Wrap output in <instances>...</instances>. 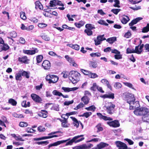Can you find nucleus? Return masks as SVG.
Wrapping results in <instances>:
<instances>
[{
  "label": "nucleus",
  "mask_w": 149,
  "mask_h": 149,
  "mask_svg": "<svg viewBox=\"0 0 149 149\" xmlns=\"http://www.w3.org/2000/svg\"><path fill=\"white\" fill-rule=\"evenodd\" d=\"M90 99L87 96H84L81 98V100L85 104H88L89 101Z\"/></svg>",
  "instance_id": "23"
},
{
  "label": "nucleus",
  "mask_w": 149,
  "mask_h": 149,
  "mask_svg": "<svg viewBox=\"0 0 149 149\" xmlns=\"http://www.w3.org/2000/svg\"><path fill=\"white\" fill-rule=\"evenodd\" d=\"M114 87L116 89H118L121 87V84L119 82H116L113 85Z\"/></svg>",
  "instance_id": "38"
},
{
  "label": "nucleus",
  "mask_w": 149,
  "mask_h": 149,
  "mask_svg": "<svg viewBox=\"0 0 149 149\" xmlns=\"http://www.w3.org/2000/svg\"><path fill=\"white\" fill-rule=\"evenodd\" d=\"M74 102V101L73 100H72L71 101H65L63 104L65 106H68L70 104H72Z\"/></svg>",
  "instance_id": "55"
},
{
  "label": "nucleus",
  "mask_w": 149,
  "mask_h": 149,
  "mask_svg": "<svg viewBox=\"0 0 149 149\" xmlns=\"http://www.w3.org/2000/svg\"><path fill=\"white\" fill-rule=\"evenodd\" d=\"M90 56L92 57H94L96 56L99 57L101 56V54L100 53H92L90 54Z\"/></svg>",
  "instance_id": "49"
},
{
  "label": "nucleus",
  "mask_w": 149,
  "mask_h": 149,
  "mask_svg": "<svg viewBox=\"0 0 149 149\" xmlns=\"http://www.w3.org/2000/svg\"><path fill=\"white\" fill-rule=\"evenodd\" d=\"M47 25V24L43 23H40L38 24V26L41 28H43L45 27Z\"/></svg>",
  "instance_id": "54"
},
{
  "label": "nucleus",
  "mask_w": 149,
  "mask_h": 149,
  "mask_svg": "<svg viewBox=\"0 0 149 149\" xmlns=\"http://www.w3.org/2000/svg\"><path fill=\"white\" fill-rule=\"evenodd\" d=\"M116 38L115 37H113L107 39L106 40V41L110 44H112L116 41Z\"/></svg>",
  "instance_id": "28"
},
{
  "label": "nucleus",
  "mask_w": 149,
  "mask_h": 149,
  "mask_svg": "<svg viewBox=\"0 0 149 149\" xmlns=\"http://www.w3.org/2000/svg\"><path fill=\"white\" fill-rule=\"evenodd\" d=\"M43 58L42 56L41 55H38L36 56L37 63H40Z\"/></svg>",
  "instance_id": "34"
},
{
  "label": "nucleus",
  "mask_w": 149,
  "mask_h": 149,
  "mask_svg": "<svg viewBox=\"0 0 149 149\" xmlns=\"http://www.w3.org/2000/svg\"><path fill=\"white\" fill-rule=\"evenodd\" d=\"M143 18L141 17H139L132 20L131 22L129 24V25L132 26L136 24L139 21L142 19Z\"/></svg>",
  "instance_id": "20"
},
{
  "label": "nucleus",
  "mask_w": 149,
  "mask_h": 149,
  "mask_svg": "<svg viewBox=\"0 0 149 149\" xmlns=\"http://www.w3.org/2000/svg\"><path fill=\"white\" fill-rule=\"evenodd\" d=\"M89 65L90 67H92L93 68H95L97 67V65L96 62L91 61L89 63Z\"/></svg>",
  "instance_id": "40"
},
{
  "label": "nucleus",
  "mask_w": 149,
  "mask_h": 149,
  "mask_svg": "<svg viewBox=\"0 0 149 149\" xmlns=\"http://www.w3.org/2000/svg\"><path fill=\"white\" fill-rule=\"evenodd\" d=\"M130 19L129 17L125 15L122 18L121 22L123 24H125Z\"/></svg>",
  "instance_id": "25"
},
{
  "label": "nucleus",
  "mask_w": 149,
  "mask_h": 149,
  "mask_svg": "<svg viewBox=\"0 0 149 149\" xmlns=\"http://www.w3.org/2000/svg\"><path fill=\"white\" fill-rule=\"evenodd\" d=\"M85 27L87 29H89L91 30L95 29L94 25L91 24H86Z\"/></svg>",
  "instance_id": "36"
},
{
  "label": "nucleus",
  "mask_w": 149,
  "mask_h": 149,
  "mask_svg": "<svg viewBox=\"0 0 149 149\" xmlns=\"http://www.w3.org/2000/svg\"><path fill=\"white\" fill-rule=\"evenodd\" d=\"M51 63L48 60H45L43 61L42 64V66L45 70H48L51 67Z\"/></svg>",
  "instance_id": "10"
},
{
  "label": "nucleus",
  "mask_w": 149,
  "mask_h": 149,
  "mask_svg": "<svg viewBox=\"0 0 149 149\" xmlns=\"http://www.w3.org/2000/svg\"><path fill=\"white\" fill-rule=\"evenodd\" d=\"M60 132H61L59 131L52 132L48 134V135L49 136H43L41 137L38 138H34L33 140L34 141H38L44 139H49L54 137H58V135L54 134L60 133Z\"/></svg>",
  "instance_id": "3"
},
{
  "label": "nucleus",
  "mask_w": 149,
  "mask_h": 149,
  "mask_svg": "<svg viewBox=\"0 0 149 149\" xmlns=\"http://www.w3.org/2000/svg\"><path fill=\"white\" fill-rule=\"evenodd\" d=\"M114 1L115 3V4L113 5V6L115 7L120 8V6H119L120 4V1L119 0H114Z\"/></svg>",
  "instance_id": "58"
},
{
  "label": "nucleus",
  "mask_w": 149,
  "mask_h": 149,
  "mask_svg": "<svg viewBox=\"0 0 149 149\" xmlns=\"http://www.w3.org/2000/svg\"><path fill=\"white\" fill-rule=\"evenodd\" d=\"M98 86H97L96 83H93V86L91 87V90L93 91H95L97 88Z\"/></svg>",
  "instance_id": "57"
},
{
  "label": "nucleus",
  "mask_w": 149,
  "mask_h": 149,
  "mask_svg": "<svg viewBox=\"0 0 149 149\" xmlns=\"http://www.w3.org/2000/svg\"><path fill=\"white\" fill-rule=\"evenodd\" d=\"M108 145L107 144L104 143H101L99 144L98 145L97 147L94 148L93 149H101L104 147L108 146Z\"/></svg>",
  "instance_id": "22"
},
{
  "label": "nucleus",
  "mask_w": 149,
  "mask_h": 149,
  "mask_svg": "<svg viewBox=\"0 0 149 149\" xmlns=\"http://www.w3.org/2000/svg\"><path fill=\"white\" fill-rule=\"evenodd\" d=\"M84 136V135H81L74 136L71 140L67 142L65 144V145H71L73 142L77 143L82 141L84 139V138H82L77 140V139L80 137L83 136Z\"/></svg>",
  "instance_id": "4"
},
{
  "label": "nucleus",
  "mask_w": 149,
  "mask_h": 149,
  "mask_svg": "<svg viewBox=\"0 0 149 149\" xmlns=\"http://www.w3.org/2000/svg\"><path fill=\"white\" fill-rule=\"evenodd\" d=\"M126 100L130 105L132 104L134 101H135L134 95L131 93H128L126 95Z\"/></svg>",
  "instance_id": "5"
},
{
  "label": "nucleus",
  "mask_w": 149,
  "mask_h": 149,
  "mask_svg": "<svg viewBox=\"0 0 149 149\" xmlns=\"http://www.w3.org/2000/svg\"><path fill=\"white\" fill-rule=\"evenodd\" d=\"M132 53H134V49L130 48H127V53L129 54Z\"/></svg>",
  "instance_id": "62"
},
{
  "label": "nucleus",
  "mask_w": 149,
  "mask_h": 149,
  "mask_svg": "<svg viewBox=\"0 0 149 149\" xmlns=\"http://www.w3.org/2000/svg\"><path fill=\"white\" fill-rule=\"evenodd\" d=\"M123 84L125 86H127L135 91L136 90V89L133 87V86L131 83L129 82H124Z\"/></svg>",
  "instance_id": "42"
},
{
  "label": "nucleus",
  "mask_w": 149,
  "mask_h": 149,
  "mask_svg": "<svg viewBox=\"0 0 149 149\" xmlns=\"http://www.w3.org/2000/svg\"><path fill=\"white\" fill-rule=\"evenodd\" d=\"M70 118L73 121V124L74 126L76 127H78L80 123V122L78 121L75 118L73 117H70Z\"/></svg>",
  "instance_id": "21"
},
{
  "label": "nucleus",
  "mask_w": 149,
  "mask_h": 149,
  "mask_svg": "<svg viewBox=\"0 0 149 149\" xmlns=\"http://www.w3.org/2000/svg\"><path fill=\"white\" fill-rule=\"evenodd\" d=\"M42 37L43 39L46 41H49L50 40V38L48 36L43 35L42 36Z\"/></svg>",
  "instance_id": "64"
},
{
  "label": "nucleus",
  "mask_w": 149,
  "mask_h": 149,
  "mask_svg": "<svg viewBox=\"0 0 149 149\" xmlns=\"http://www.w3.org/2000/svg\"><path fill=\"white\" fill-rule=\"evenodd\" d=\"M22 74L21 72L19 71L15 75V79L17 80L20 81L21 79V77L22 76Z\"/></svg>",
  "instance_id": "35"
},
{
  "label": "nucleus",
  "mask_w": 149,
  "mask_h": 149,
  "mask_svg": "<svg viewBox=\"0 0 149 149\" xmlns=\"http://www.w3.org/2000/svg\"><path fill=\"white\" fill-rule=\"evenodd\" d=\"M92 114L91 112H86L84 113L82 115V116H84L86 118L90 116Z\"/></svg>",
  "instance_id": "60"
},
{
  "label": "nucleus",
  "mask_w": 149,
  "mask_h": 149,
  "mask_svg": "<svg viewBox=\"0 0 149 149\" xmlns=\"http://www.w3.org/2000/svg\"><path fill=\"white\" fill-rule=\"evenodd\" d=\"M65 57L68 62L72 64V66L75 67L77 66V64L75 62V61L72 58L70 57L68 55H65Z\"/></svg>",
  "instance_id": "11"
},
{
  "label": "nucleus",
  "mask_w": 149,
  "mask_h": 149,
  "mask_svg": "<svg viewBox=\"0 0 149 149\" xmlns=\"http://www.w3.org/2000/svg\"><path fill=\"white\" fill-rule=\"evenodd\" d=\"M108 106L109 108L114 109L115 106L111 102H107L105 105L104 107H107Z\"/></svg>",
  "instance_id": "29"
},
{
  "label": "nucleus",
  "mask_w": 149,
  "mask_h": 149,
  "mask_svg": "<svg viewBox=\"0 0 149 149\" xmlns=\"http://www.w3.org/2000/svg\"><path fill=\"white\" fill-rule=\"evenodd\" d=\"M101 82L104 85H106L110 90H112V87L110 85L109 82L106 79H104L101 81Z\"/></svg>",
  "instance_id": "17"
},
{
  "label": "nucleus",
  "mask_w": 149,
  "mask_h": 149,
  "mask_svg": "<svg viewBox=\"0 0 149 149\" xmlns=\"http://www.w3.org/2000/svg\"><path fill=\"white\" fill-rule=\"evenodd\" d=\"M13 116L15 118H24L22 114H18L16 113H14L12 114Z\"/></svg>",
  "instance_id": "44"
},
{
  "label": "nucleus",
  "mask_w": 149,
  "mask_h": 149,
  "mask_svg": "<svg viewBox=\"0 0 149 149\" xmlns=\"http://www.w3.org/2000/svg\"><path fill=\"white\" fill-rule=\"evenodd\" d=\"M106 108V110L107 112L109 114H111L113 113L114 112V108H109L108 106L107 107H104Z\"/></svg>",
  "instance_id": "26"
},
{
  "label": "nucleus",
  "mask_w": 149,
  "mask_h": 149,
  "mask_svg": "<svg viewBox=\"0 0 149 149\" xmlns=\"http://www.w3.org/2000/svg\"><path fill=\"white\" fill-rule=\"evenodd\" d=\"M36 7L40 9H43V7L42 4L39 1H37L35 2Z\"/></svg>",
  "instance_id": "31"
},
{
  "label": "nucleus",
  "mask_w": 149,
  "mask_h": 149,
  "mask_svg": "<svg viewBox=\"0 0 149 149\" xmlns=\"http://www.w3.org/2000/svg\"><path fill=\"white\" fill-rule=\"evenodd\" d=\"M3 45V46L1 48L2 50L6 51L9 49V47L7 44L4 43V44Z\"/></svg>",
  "instance_id": "48"
},
{
  "label": "nucleus",
  "mask_w": 149,
  "mask_h": 149,
  "mask_svg": "<svg viewBox=\"0 0 149 149\" xmlns=\"http://www.w3.org/2000/svg\"><path fill=\"white\" fill-rule=\"evenodd\" d=\"M87 147V146L86 144H84L77 147V149H84Z\"/></svg>",
  "instance_id": "61"
},
{
  "label": "nucleus",
  "mask_w": 149,
  "mask_h": 149,
  "mask_svg": "<svg viewBox=\"0 0 149 149\" xmlns=\"http://www.w3.org/2000/svg\"><path fill=\"white\" fill-rule=\"evenodd\" d=\"M143 47V45L142 44L141 45L136 46L134 50V53H136L138 54H141L142 51V49Z\"/></svg>",
  "instance_id": "14"
},
{
  "label": "nucleus",
  "mask_w": 149,
  "mask_h": 149,
  "mask_svg": "<svg viewBox=\"0 0 149 149\" xmlns=\"http://www.w3.org/2000/svg\"><path fill=\"white\" fill-rule=\"evenodd\" d=\"M50 7H53L54 6L57 5V0H54L51 1L49 3Z\"/></svg>",
  "instance_id": "39"
},
{
  "label": "nucleus",
  "mask_w": 149,
  "mask_h": 149,
  "mask_svg": "<svg viewBox=\"0 0 149 149\" xmlns=\"http://www.w3.org/2000/svg\"><path fill=\"white\" fill-rule=\"evenodd\" d=\"M20 16L21 18L24 20H25L26 19L25 13L24 12H21L20 13Z\"/></svg>",
  "instance_id": "50"
},
{
  "label": "nucleus",
  "mask_w": 149,
  "mask_h": 149,
  "mask_svg": "<svg viewBox=\"0 0 149 149\" xmlns=\"http://www.w3.org/2000/svg\"><path fill=\"white\" fill-rule=\"evenodd\" d=\"M117 147H118L119 149H127V148L126 145L119 141H117L115 142Z\"/></svg>",
  "instance_id": "7"
},
{
  "label": "nucleus",
  "mask_w": 149,
  "mask_h": 149,
  "mask_svg": "<svg viewBox=\"0 0 149 149\" xmlns=\"http://www.w3.org/2000/svg\"><path fill=\"white\" fill-rule=\"evenodd\" d=\"M85 24V22L83 21H81L78 23H75V26L78 28H80L84 25Z\"/></svg>",
  "instance_id": "32"
},
{
  "label": "nucleus",
  "mask_w": 149,
  "mask_h": 149,
  "mask_svg": "<svg viewBox=\"0 0 149 149\" xmlns=\"http://www.w3.org/2000/svg\"><path fill=\"white\" fill-rule=\"evenodd\" d=\"M80 71L84 74L85 75H87L89 76L90 73V71L84 70L82 69H80Z\"/></svg>",
  "instance_id": "43"
},
{
  "label": "nucleus",
  "mask_w": 149,
  "mask_h": 149,
  "mask_svg": "<svg viewBox=\"0 0 149 149\" xmlns=\"http://www.w3.org/2000/svg\"><path fill=\"white\" fill-rule=\"evenodd\" d=\"M26 132L28 133H33L36 132V130H35L30 127H28L26 128Z\"/></svg>",
  "instance_id": "56"
},
{
  "label": "nucleus",
  "mask_w": 149,
  "mask_h": 149,
  "mask_svg": "<svg viewBox=\"0 0 149 149\" xmlns=\"http://www.w3.org/2000/svg\"><path fill=\"white\" fill-rule=\"evenodd\" d=\"M96 127L97 129V132L102 131L103 130V128L102 127L101 125L100 124H98L97 126H96Z\"/></svg>",
  "instance_id": "52"
},
{
  "label": "nucleus",
  "mask_w": 149,
  "mask_h": 149,
  "mask_svg": "<svg viewBox=\"0 0 149 149\" xmlns=\"http://www.w3.org/2000/svg\"><path fill=\"white\" fill-rule=\"evenodd\" d=\"M104 35L99 36L97 37V38L98 40H99L102 42V41L106 40V39L104 38Z\"/></svg>",
  "instance_id": "53"
},
{
  "label": "nucleus",
  "mask_w": 149,
  "mask_h": 149,
  "mask_svg": "<svg viewBox=\"0 0 149 149\" xmlns=\"http://www.w3.org/2000/svg\"><path fill=\"white\" fill-rule=\"evenodd\" d=\"M97 115L98 116L99 118L100 119H102L104 120H113L112 118L107 116H103L101 113H97Z\"/></svg>",
  "instance_id": "12"
},
{
  "label": "nucleus",
  "mask_w": 149,
  "mask_h": 149,
  "mask_svg": "<svg viewBox=\"0 0 149 149\" xmlns=\"http://www.w3.org/2000/svg\"><path fill=\"white\" fill-rule=\"evenodd\" d=\"M149 113V109L146 107H141L136 109L134 111V114L137 116H144Z\"/></svg>",
  "instance_id": "2"
},
{
  "label": "nucleus",
  "mask_w": 149,
  "mask_h": 149,
  "mask_svg": "<svg viewBox=\"0 0 149 149\" xmlns=\"http://www.w3.org/2000/svg\"><path fill=\"white\" fill-rule=\"evenodd\" d=\"M52 93L54 95L60 96L62 95V93L56 90H54L52 92Z\"/></svg>",
  "instance_id": "46"
},
{
  "label": "nucleus",
  "mask_w": 149,
  "mask_h": 149,
  "mask_svg": "<svg viewBox=\"0 0 149 149\" xmlns=\"http://www.w3.org/2000/svg\"><path fill=\"white\" fill-rule=\"evenodd\" d=\"M18 61L21 63L24 64H29L30 60L26 56H23L18 58Z\"/></svg>",
  "instance_id": "9"
},
{
  "label": "nucleus",
  "mask_w": 149,
  "mask_h": 149,
  "mask_svg": "<svg viewBox=\"0 0 149 149\" xmlns=\"http://www.w3.org/2000/svg\"><path fill=\"white\" fill-rule=\"evenodd\" d=\"M142 120L145 122H149V112L142 118Z\"/></svg>",
  "instance_id": "27"
},
{
  "label": "nucleus",
  "mask_w": 149,
  "mask_h": 149,
  "mask_svg": "<svg viewBox=\"0 0 149 149\" xmlns=\"http://www.w3.org/2000/svg\"><path fill=\"white\" fill-rule=\"evenodd\" d=\"M100 97L104 99L108 98L113 99L114 98V94L112 93H109L108 94L101 95L100 96Z\"/></svg>",
  "instance_id": "15"
},
{
  "label": "nucleus",
  "mask_w": 149,
  "mask_h": 149,
  "mask_svg": "<svg viewBox=\"0 0 149 149\" xmlns=\"http://www.w3.org/2000/svg\"><path fill=\"white\" fill-rule=\"evenodd\" d=\"M89 77L91 78H95L98 77V75L96 73H92L90 72L89 75L88 76Z\"/></svg>",
  "instance_id": "45"
},
{
  "label": "nucleus",
  "mask_w": 149,
  "mask_h": 149,
  "mask_svg": "<svg viewBox=\"0 0 149 149\" xmlns=\"http://www.w3.org/2000/svg\"><path fill=\"white\" fill-rule=\"evenodd\" d=\"M51 78L50 79V81L49 82V84L51 83H55L57 82L58 79V77L55 75H51Z\"/></svg>",
  "instance_id": "19"
},
{
  "label": "nucleus",
  "mask_w": 149,
  "mask_h": 149,
  "mask_svg": "<svg viewBox=\"0 0 149 149\" xmlns=\"http://www.w3.org/2000/svg\"><path fill=\"white\" fill-rule=\"evenodd\" d=\"M85 109L88 111H94L96 109V107L94 105H92L88 107L85 108Z\"/></svg>",
  "instance_id": "37"
},
{
  "label": "nucleus",
  "mask_w": 149,
  "mask_h": 149,
  "mask_svg": "<svg viewBox=\"0 0 149 149\" xmlns=\"http://www.w3.org/2000/svg\"><path fill=\"white\" fill-rule=\"evenodd\" d=\"M70 79L72 83H76L80 80L81 74L77 71L72 70L71 71L69 74Z\"/></svg>",
  "instance_id": "1"
},
{
  "label": "nucleus",
  "mask_w": 149,
  "mask_h": 149,
  "mask_svg": "<svg viewBox=\"0 0 149 149\" xmlns=\"http://www.w3.org/2000/svg\"><path fill=\"white\" fill-rule=\"evenodd\" d=\"M84 32L86 33L87 35L88 36H91L93 34L92 31H91V30L89 29H85L84 30Z\"/></svg>",
  "instance_id": "47"
},
{
  "label": "nucleus",
  "mask_w": 149,
  "mask_h": 149,
  "mask_svg": "<svg viewBox=\"0 0 149 149\" xmlns=\"http://www.w3.org/2000/svg\"><path fill=\"white\" fill-rule=\"evenodd\" d=\"M19 125L22 127H26L28 125L27 123L24 122H21L19 123Z\"/></svg>",
  "instance_id": "51"
},
{
  "label": "nucleus",
  "mask_w": 149,
  "mask_h": 149,
  "mask_svg": "<svg viewBox=\"0 0 149 149\" xmlns=\"http://www.w3.org/2000/svg\"><path fill=\"white\" fill-rule=\"evenodd\" d=\"M70 126V124L68 123L67 119L65 120H63V121H62L61 123V126L63 127H68Z\"/></svg>",
  "instance_id": "24"
},
{
  "label": "nucleus",
  "mask_w": 149,
  "mask_h": 149,
  "mask_svg": "<svg viewBox=\"0 0 149 149\" xmlns=\"http://www.w3.org/2000/svg\"><path fill=\"white\" fill-rule=\"evenodd\" d=\"M8 103L13 106H15L17 104V102L12 98H10L9 100Z\"/></svg>",
  "instance_id": "30"
},
{
  "label": "nucleus",
  "mask_w": 149,
  "mask_h": 149,
  "mask_svg": "<svg viewBox=\"0 0 149 149\" xmlns=\"http://www.w3.org/2000/svg\"><path fill=\"white\" fill-rule=\"evenodd\" d=\"M107 124L110 126L113 127H118L120 126L119 122L117 120H115L112 121H108L107 122Z\"/></svg>",
  "instance_id": "8"
},
{
  "label": "nucleus",
  "mask_w": 149,
  "mask_h": 149,
  "mask_svg": "<svg viewBox=\"0 0 149 149\" xmlns=\"http://www.w3.org/2000/svg\"><path fill=\"white\" fill-rule=\"evenodd\" d=\"M139 106V102L138 101H134L132 104L130 105V109L131 110L134 109L136 108H138V107Z\"/></svg>",
  "instance_id": "16"
},
{
  "label": "nucleus",
  "mask_w": 149,
  "mask_h": 149,
  "mask_svg": "<svg viewBox=\"0 0 149 149\" xmlns=\"http://www.w3.org/2000/svg\"><path fill=\"white\" fill-rule=\"evenodd\" d=\"M21 74L22 76L25 77L27 78H29V77L30 73L29 72L23 71L21 73Z\"/></svg>",
  "instance_id": "33"
},
{
  "label": "nucleus",
  "mask_w": 149,
  "mask_h": 149,
  "mask_svg": "<svg viewBox=\"0 0 149 149\" xmlns=\"http://www.w3.org/2000/svg\"><path fill=\"white\" fill-rule=\"evenodd\" d=\"M32 50H27L24 49L23 50V52L25 54L28 55H33L38 52V50L36 48H33Z\"/></svg>",
  "instance_id": "6"
},
{
  "label": "nucleus",
  "mask_w": 149,
  "mask_h": 149,
  "mask_svg": "<svg viewBox=\"0 0 149 149\" xmlns=\"http://www.w3.org/2000/svg\"><path fill=\"white\" fill-rule=\"evenodd\" d=\"M120 11V9H113L111 10V11L114 14L117 15L118 13Z\"/></svg>",
  "instance_id": "63"
},
{
  "label": "nucleus",
  "mask_w": 149,
  "mask_h": 149,
  "mask_svg": "<svg viewBox=\"0 0 149 149\" xmlns=\"http://www.w3.org/2000/svg\"><path fill=\"white\" fill-rule=\"evenodd\" d=\"M149 31V24L148 23L146 26L144 27L142 29V32L146 33Z\"/></svg>",
  "instance_id": "41"
},
{
  "label": "nucleus",
  "mask_w": 149,
  "mask_h": 149,
  "mask_svg": "<svg viewBox=\"0 0 149 149\" xmlns=\"http://www.w3.org/2000/svg\"><path fill=\"white\" fill-rule=\"evenodd\" d=\"M98 23L100 24L108 26V24L105 21L102 20H100L98 22Z\"/></svg>",
  "instance_id": "59"
},
{
  "label": "nucleus",
  "mask_w": 149,
  "mask_h": 149,
  "mask_svg": "<svg viewBox=\"0 0 149 149\" xmlns=\"http://www.w3.org/2000/svg\"><path fill=\"white\" fill-rule=\"evenodd\" d=\"M38 115L40 117L43 118H46L48 116V112L46 110H42L41 112H40Z\"/></svg>",
  "instance_id": "18"
},
{
  "label": "nucleus",
  "mask_w": 149,
  "mask_h": 149,
  "mask_svg": "<svg viewBox=\"0 0 149 149\" xmlns=\"http://www.w3.org/2000/svg\"><path fill=\"white\" fill-rule=\"evenodd\" d=\"M31 97L33 100L35 102H40L42 101L41 98L36 94H32L31 95Z\"/></svg>",
  "instance_id": "13"
}]
</instances>
